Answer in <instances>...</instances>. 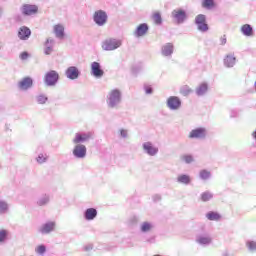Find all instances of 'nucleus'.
Listing matches in <instances>:
<instances>
[{"instance_id":"obj_46","label":"nucleus","mask_w":256,"mask_h":256,"mask_svg":"<svg viewBox=\"0 0 256 256\" xmlns=\"http://www.w3.org/2000/svg\"><path fill=\"white\" fill-rule=\"evenodd\" d=\"M14 21H15L16 23H21V22L23 21V17L21 16V14H16V15L14 16Z\"/></svg>"},{"instance_id":"obj_39","label":"nucleus","mask_w":256,"mask_h":256,"mask_svg":"<svg viewBox=\"0 0 256 256\" xmlns=\"http://www.w3.org/2000/svg\"><path fill=\"white\" fill-rule=\"evenodd\" d=\"M199 177L200 179H202V181H207V179H211V172L207 170H201L199 173Z\"/></svg>"},{"instance_id":"obj_30","label":"nucleus","mask_w":256,"mask_h":256,"mask_svg":"<svg viewBox=\"0 0 256 256\" xmlns=\"http://www.w3.org/2000/svg\"><path fill=\"white\" fill-rule=\"evenodd\" d=\"M9 213V203L5 200H0V215Z\"/></svg>"},{"instance_id":"obj_10","label":"nucleus","mask_w":256,"mask_h":256,"mask_svg":"<svg viewBox=\"0 0 256 256\" xmlns=\"http://www.w3.org/2000/svg\"><path fill=\"white\" fill-rule=\"evenodd\" d=\"M20 11L24 17H31V15H37L39 7L35 4H24L21 6Z\"/></svg>"},{"instance_id":"obj_47","label":"nucleus","mask_w":256,"mask_h":256,"mask_svg":"<svg viewBox=\"0 0 256 256\" xmlns=\"http://www.w3.org/2000/svg\"><path fill=\"white\" fill-rule=\"evenodd\" d=\"M230 117L234 119L235 117H239V112L237 110L230 111Z\"/></svg>"},{"instance_id":"obj_52","label":"nucleus","mask_w":256,"mask_h":256,"mask_svg":"<svg viewBox=\"0 0 256 256\" xmlns=\"http://www.w3.org/2000/svg\"><path fill=\"white\" fill-rule=\"evenodd\" d=\"M3 13V8L0 7V15Z\"/></svg>"},{"instance_id":"obj_6","label":"nucleus","mask_w":256,"mask_h":256,"mask_svg":"<svg viewBox=\"0 0 256 256\" xmlns=\"http://www.w3.org/2000/svg\"><path fill=\"white\" fill-rule=\"evenodd\" d=\"M93 139V132H78L72 140L74 145H81V143H87Z\"/></svg>"},{"instance_id":"obj_48","label":"nucleus","mask_w":256,"mask_h":256,"mask_svg":"<svg viewBox=\"0 0 256 256\" xmlns=\"http://www.w3.org/2000/svg\"><path fill=\"white\" fill-rule=\"evenodd\" d=\"M220 45H227V36L226 35H223L220 38Z\"/></svg>"},{"instance_id":"obj_26","label":"nucleus","mask_w":256,"mask_h":256,"mask_svg":"<svg viewBox=\"0 0 256 256\" xmlns=\"http://www.w3.org/2000/svg\"><path fill=\"white\" fill-rule=\"evenodd\" d=\"M177 183H180V185H190L191 184V176L187 174H180L177 177Z\"/></svg>"},{"instance_id":"obj_13","label":"nucleus","mask_w":256,"mask_h":256,"mask_svg":"<svg viewBox=\"0 0 256 256\" xmlns=\"http://www.w3.org/2000/svg\"><path fill=\"white\" fill-rule=\"evenodd\" d=\"M207 129L203 127L195 128L189 133V139H205Z\"/></svg>"},{"instance_id":"obj_25","label":"nucleus","mask_w":256,"mask_h":256,"mask_svg":"<svg viewBox=\"0 0 256 256\" xmlns=\"http://www.w3.org/2000/svg\"><path fill=\"white\" fill-rule=\"evenodd\" d=\"M237 62V58H235L234 55L228 54L224 58V66L228 69H231V67H235V63Z\"/></svg>"},{"instance_id":"obj_8","label":"nucleus","mask_w":256,"mask_h":256,"mask_svg":"<svg viewBox=\"0 0 256 256\" xmlns=\"http://www.w3.org/2000/svg\"><path fill=\"white\" fill-rule=\"evenodd\" d=\"M195 24L197 25L198 31H201V33H206V31H209L207 16L204 14H199L195 17Z\"/></svg>"},{"instance_id":"obj_35","label":"nucleus","mask_w":256,"mask_h":256,"mask_svg":"<svg viewBox=\"0 0 256 256\" xmlns=\"http://www.w3.org/2000/svg\"><path fill=\"white\" fill-rule=\"evenodd\" d=\"M202 7L204 9H213L215 7V0H202Z\"/></svg>"},{"instance_id":"obj_31","label":"nucleus","mask_w":256,"mask_h":256,"mask_svg":"<svg viewBox=\"0 0 256 256\" xmlns=\"http://www.w3.org/2000/svg\"><path fill=\"white\" fill-rule=\"evenodd\" d=\"M50 201L49 195L47 194H43L42 196H40L37 200V205L39 207H43L45 205H47Z\"/></svg>"},{"instance_id":"obj_4","label":"nucleus","mask_w":256,"mask_h":256,"mask_svg":"<svg viewBox=\"0 0 256 256\" xmlns=\"http://www.w3.org/2000/svg\"><path fill=\"white\" fill-rule=\"evenodd\" d=\"M123 45V42L119 39L108 38L102 42L103 51H115V49H119Z\"/></svg>"},{"instance_id":"obj_22","label":"nucleus","mask_w":256,"mask_h":256,"mask_svg":"<svg viewBox=\"0 0 256 256\" xmlns=\"http://www.w3.org/2000/svg\"><path fill=\"white\" fill-rule=\"evenodd\" d=\"M207 91H209V84L203 82L196 88L195 93L197 97H203V95H207Z\"/></svg>"},{"instance_id":"obj_36","label":"nucleus","mask_w":256,"mask_h":256,"mask_svg":"<svg viewBox=\"0 0 256 256\" xmlns=\"http://www.w3.org/2000/svg\"><path fill=\"white\" fill-rule=\"evenodd\" d=\"M152 19L156 25H163V18L161 17V13H154Z\"/></svg>"},{"instance_id":"obj_20","label":"nucleus","mask_w":256,"mask_h":256,"mask_svg":"<svg viewBox=\"0 0 256 256\" xmlns=\"http://www.w3.org/2000/svg\"><path fill=\"white\" fill-rule=\"evenodd\" d=\"M240 31L245 37H253V35H255V30H253V26L250 24L242 25Z\"/></svg>"},{"instance_id":"obj_16","label":"nucleus","mask_w":256,"mask_h":256,"mask_svg":"<svg viewBox=\"0 0 256 256\" xmlns=\"http://www.w3.org/2000/svg\"><path fill=\"white\" fill-rule=\"evenodd\" d=\"M33 87V78L31 77H25L18 83V88L21 91H27L28 89H31Z\"/></svg>"},{"instance_id":"obj_5","label":"nucleus","mask_w":256,"mask_h":256,"mask_svg":"<svg viewBox=\"0 0 256 256\" xmlns=\"http://www.w3.org/2000/svg\"><path fill=\"white\" fill-rule=\"evenodd\" d=\"M108 19L109 16L104 10L95 11L93 14V21L98 27H103L104 25H106Z\"/></svg>"},{"instance_id":"obj_18","label":"nucleus","mask_w":256,"mask_h":256,"mask_svg":"<svg viewBox=\"0 0 256 256\" xmlns=\"http://www.w3.org/2000/svg\"><path fill=\"white\" fill-rule=\"evenodd\" d=\"M55 47V39L48 38L44 43V55H51Z\"/></svg>"},{"instance_id":"obj_24","label":"nucleus","mask_w":256,"mask_h":256,"mask_svg":"<svg viewBox=\"0 0 256 256\" xmlns=\"http://www.w3.org/2000/svg\"><path fill=\"white\" fill-rule=\"evenodd\" d=\"M95 217H97V209H95V208H87L84 211V219L86 221H93V219H95Z\"/></svg>"},{"instance_id":"obj_28","label":"nucleus","mask_w":256,"mask_h":256,"mask_svg":"<svg viewBox=\"0 0 256 256\" xmlns=\"http://www.w3.org/2000/svg\"><path fill=\"white\" fill-rule=\"evenodd\" d=\"M153 223L151 222H143L140 225V231L141 233H150V231H153Z\"/></svg>"},{"instance_id":"obj_29","label":"nucleus","mask_w":256,"mask_h":256,"mask_svg":"<svg viewBox=\"0 0 256 256\" xmlns=\"http://www.w3.org/2000/svg\"><path fill=\"white\" fill-rule=\"evenodd\" d=\"M206 218L208 219V221H220L221 214H219V212L210 211L206 214Z\"/></svg>"},{"instance_id":"obj_7","label":"nucleus","mask_w":256,"mask_h":256,"mask_svg":"<svg viewBox=\"0 0 256 256\" xmlns=\"http://www.w3.org/2000/svg\"><path fill=\"white\" fill-rule=\"evenodd\" d=\"M181 98L179 96H170L166 100V106L170 111H179L181 109Z\"/></svg>"},{"instance_id":"obj_12","label":"nucleus","mask_w":256,"mask_h":256,"mask_svg":"<svg viewBox=\"0 0 256 256\" xmlns=\"http://www.w3.org/2000/svg\"><path fill=\"white\" fill-rule=\"evenodd\" d=\"M90 70L92 77H95V79H101L103 75H105V71L103 70V67H101V63L99 62H92Z\"/></svg>"},{"instance_id":"obj_43","label":"nucleus","mask_w":256,"mask_h":256,"mask_svg":"<svg viewBox=\"0 0 256 256\" xmlns=\"http://www.w3.org/2000/svg\"><path fill=\"white\" fill-rule=\"evenodd\" d=\"M144 91L146 93V95H153V87H151V85H144Z\"/></svg>"},{"instance_id":"obj_34","label":"nucleus","mask_w":256,"mask_h":256,"mask_svg":"<svg viewBox=\"0 0 256 256\" xmlns=\"http://www.w3.org/2000/svg\"><path fill=\"white\" fill-rule=\"evenodd\" d=\"M180 93L183 95V97H188V95L193 93V90L188 85H185L180 88Z\"/></svg>"},{"instance_id":"obj_23","label":"nucleus","mask_w":256,"mask_h":256,"mask_svg":"<svg viewBox=\"0 0 256 256\" xmlns=\"http://www.w3.org/2000/svg\"><path fill=\"white\" fill-rule=\"evenodd\" d=\"M54 35L57 39L65 38V27L61 24L54 25Z\"/></svg>"},{"instance_id":"obj_32","label":"nucleus","mask_w":256,"mask_h":256,"mask_svg":"<svg viewBox=\"0 0 256 256\" xmlns=\"http://www.w3.org/2000/svg\"><path fill=\"white\" fill-rule=\"evenodd\" d=\"M36 103H38V105H45V103H47V101H49V97H47V95L45 94H38L36 97Z\"/></svg>"},{"instance_id":"obj_53","label":"nucleus","mask_w":256,"mask_h":256,"mask_svg":"<svg viewBox=\"0 0 256 256\" xmlns=\"http://www.w3.org/2000/svg\"><path fill=\"white\" fill-rule=\"evenodd\" d=\"M0 49H1V46H0Z\"/></svg>"},{"instance_id":"obj_51","label":"nucleus","mask_w":256,"mask_h":256,"mask_svg":"<svg viewBox=\"0 0 256 256\" xmlns=\"http://www.w3.org/2000/svg\"><path fill=\"white\" fill-rule=\"evenodd\" d=\"M146 242L147 243H155V236H152V237L146 239Z\"/></svg>"},{"instance_id":"obj_15","label":"nucleus","mask_w":256,"mask_h":256,"mask_svg":"<svg viewBox=\"0 0 256 256\" xmlns=\"http://www.w3.org/2000/svg\"><path fill=\"white\" fill-rule=\"evenodd\" d=\"M31 37V29L27 26H21L18 30V38L20 41H27Z\"/></svg>"},{"instance_id":"obj_11","label":"nucleus","mask_w":256,"mask_h":256,"mask_svg":"<svg viewBox=\"0 0 256 256\" xmlns=\"http://www.w3.org/2000/svg\"><path fill=\"white\" fill-rule=\"evenodd\" d=\"M72 155L75 159H85L87 157V146L83 144H75Z\"/></svg>"},{"instance_id":"obj_27","label":"nucleus","mask_w":256,"mask_h":256,"mask_svg":"<svg viewBox=\"0 0 256 256\" xmlns=\"http://www.w3.org/2000/svg\"><path fill=\"white\" fill-rule=\"evenodd\" d=\"M211 241H212V239L209 236L200 235L196 238V243H198L199 245H203V246L211 245Z\"/></svg>"},{"instance_id":"obj_49","label":"nucleus","mask_w":256,"mask_h":256,"mask_svg":"<svg viewBox=\"0 0 256 256\" xmlns=\"http://www.w3.org/2000/svg\"><path fill=\"white\" fill-rule=\"evenodd\" d=\"M93 249V244H87L86 246H84V251H92Z\"/></svg>"},{"instance_id":"obj_38","label":"nucleus","mask_w":256,"mask_h":256,"mask_svg":"<svg viewBox=\"0 0 256 256\" xmlns=\"http://www.w3.org/2000/svg\"><path fill=\"white\" fill-rule=\"evenodd\" d=\"M181 160L186 163L187 165L193 163V161H195V159L193 158V155L191 154H185L183 156H181Z\"/></svg>"},{"instance_id":"obj_1","label":"nucleus","mask_w":256,"mask_h":256,"mask_svg":"<svg viewBox=\"0 0 256 256\" xmlns=\"http://www.w3.org/2000/svg\"><path fill=\"white\" fill-rule=\"evenodd\" d=\"M123 101V93L119 88H114L108 92L106 103L109 109H118Z\"/></svg>"},{"instance_id":"obj_14","label":"nucleus","mask_w":256,"mask_h":256,"mask_svg":"<svg viewBox=\"0 0 256 256\" xmlns=\"http://www.w3.org/2000/svg\"><path fill=\"white\" fill-rule=\"evenodd\" d=\"M65 75L67 79L75 81V79H79V77L81 76V71H79V68H77V66H70L66 69Z\"/></svg>"},{"instance_id":"obj_9","label":"nucleus","mask_w":256,"mask_h":256,"mask_svg":"<svg viewBox=\"0 0 256 256\" xmlns=\"http://www.w3.org/2000/svg\"><path fill=\"white\" fill-rule=\"evenodd\" d=\"M142 150L149 157H155L159 153V147L155 146L151 141L144 142L142 144Z\"/></svg>"},{"instance_id":"obj_19","label":"nucleus","mask_w":256,"mask_h":256,"mask_svg":"<svg viewBox=\"0 0 256 256\" xmlns=\"http://www.w3.org/2000/svg\"><path fill=\"white\" fill-rule=\"evenodd\" d=\"M52 231H55V222H47L39 229V232L42 233V235H49Z\"/></svg>"},{"instance_id":"obj_40","label":"nucleus","mask_w":256,"mask_h":256,"mask_svg":"<svg viewBox=\"0 0 256 256\" xmlns=\"http://www.w3.org/2000/svg\"><path fill=\"white\" fill-rule=\"evenodd\" d=\"M246 247H248V251H251V253H255L256 251V242L253 240H248L246 242Z\"/></svg>"},{"instance_id":"obj_41","label":"nucleus","mask_w":256,"mask_h":256,"mask_svg":"<svg viewBox=\"0 0 256 256\" xmlns=\"http://www.w3.org/2000/svg\"><path fill=\"white\" fill-rule=\"evenodd\" d=\"M47 251V247L45 245H39L36 249V253H38V255H45Z\"/></svg>"},{"instance_id":"obj_37","label":"nucleus","mask_w":256,"mask_h":256,"mask_svg":"<svg viewBox=\"0 0 256 256\" xmlns=\"http://www.w3.org/2000/svg\"><path fill=\"white\" fill-rule=\"evenodd\" d=\"M212 198H213V193L209 191L203 192L201 194V201H203L204 203H207V201H211Z\"/></svg>"},{"instance_id":"obj_3","label":"nucleus","mask_w":256,"mask_h":256,"mask_svg":"<svg viewBox=\"0 0 256 256\" xmlns=\"http://www.w3.org/2000/svg\"><path fill=\"white\" fill-rule=\"evenodd\" d=\"M57 83H59V72L55 70L46 72L44 76V85H46V87H55Z\"/></svg>"},{"instance_id":"obj_50","label":"nucleus","mask_w":256,"mask_h":256,"mask_svg":"<svg viewBox=\"0 0 256 256\" xmlns=\"http://www.w3.org/2000/svg\"><path fill=\"white\" fill-rule=\"evenodd\" d=\"M153 201H155L156 203H157V201H161V195L155 194V195L153 196Z\"/></svg>"},{"instance_id":"obj_17","label":"nucleus","mask_w":256,"mask_h":256,"mask_svg":"<svg viewBox=\"0 0 256 256\" xmlns=\"http://www.w3.org/2000/svg\"><path fill=\"white\" fill-rule=\"evenodd\" d=\"M148 31H149V25L147 23H142L137 26L136 30L134 31V36L144 37V35H147Z\"/></svg>"},{"instance_id":"obj_42","label":"nucleus","mask_w":256,"mask_h":256,"mask_svg":"<svg viewBox=\"0 0 256 256\" xmlns=\"http://www.w3.org/2000/svg\"><path fill=\"white\" fill-rule=\"evenodd\" d=\"M37 163H39L40 165L43 163L47 162V156L46 154H39L38 157L36 158Z\"/></svg>"},{"instance_id":"obj_33","label":"nucleus","mask_w":256,"mask_h":256,"mask_svg":"<svg viewBox=\"0 0 256 256\" xmlns=\"http://www.w3.org/2000/svg\"><path fill=\"white\" fill-rule=\"evenodd\" d=\"M9 239V230L1 229L0 230V243H5Z\"/></svg>"},{"instance_id":"obj_45","label":"nucleus","mask_w":256,"mask_h":256,"mask_svg":"<svg viewBox=\"0 0 256 256\" xmlns=\"http://www.w3.org/2000/svg\"><path fill=\"white\" fill-rule=\"evenodd\" d=\"M20 59H21L22 61H26V59H29V53H28V52H22V53L20 54Z\"/></svg>"},{"instance_id":"obj_21","label":"nucleus","mask_w":256,"mask_h":256,"mask_svg":"<svg viewBox=\"0 0 256 256\" xmlns=\"http://www.w3.org/2000/svg\"><path fill=\"white\" fill-rule=\"evenodd\" d=\"M174 46L172 43H166L161 48V53L163 57H171L173 55Z\"/></svg>"},{"instance_id":"obj_2","label":"nucleus","mask_w":256,"mask_h":256,"mask_svg":"<svg viewBox=\"0 0 256 256\" xmlns=\"http://www.w3.org/2000/svg\"><path fill=\"white\" fill-rule=\"evenodd\" d=\"M170 17L176 25H183L189 19V14L183 8H175L172 10Z\"/></svg>"},{"instance_id":"obj_44","label":"nucleus","mask_w":256,"mask_h":256,"mask_svg":"<svg viewBox=\"0 0 256 256\" xmlns=\"http://www.w3.org/2000/svg\"><path fill=\"white\" fill-rule=\"evenodd\" d=\"M120 136L122 137V139H127L128 137V132L126 129H120Z\"/></svg>"}]
</instances>
